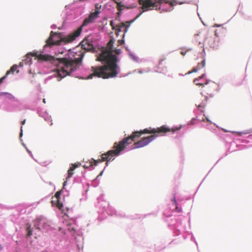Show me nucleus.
Here are the masks:
<instances>
[{
	"mask_svg": "<svg viewBox=\"0 0 252 252\" xmlns=\"http://www.w3.org/2000/svg\"><path fill=\"white\" fill-rule=\"evenodd\" d=\"M211 46H212V47L215 48V47H216L217 45H211Z\"/></svg>",
	"mask_w": 252,
	"mask_h": 252,
	"instance_id": "obj_28",
	"label": "nucleus"
},
{
	"mask_svg": "<svg viewBox=\"0 0 252 252\" xmlns=\"http://www.w3.org/2000/svg\"><path fill=\"white\" fill-rule=\"evenodd\" d=\"M205 65V60H203L201 63H198L196 67H194L192 68L191 71H189L188 73L190 74L193 72H196L198 70L201 69L203 68Z\"/></svg>",
	"mask_w": 252,
	"mask_h": 252,
	"instance_id": "obj_13",
	"label": "nucleus"
},
{
	"mask_svg": "<svg viewBox=\"0 0 252 252\" xmlns=\"http://www.w3.org/2000/svg\"><path fill=\"white\" fill-rule=\"evenodd\" d=\"M114 1L115 3L117 4V5H118V3H120L121 2L120 1V0H114Z\"/></svg>",
	"mask_w": 252,
	"mask_h": 252,
	"instance_id": "obj_23",
	"label": "nucleus"
},
{
	"mask_svg": "<svg viewBox=\"0 0 252 252\" xmlns=\"http://www.w3.org/2000/svg\"><path fill=\"white\" fill-rule=\"evenodd\" d=\"M147 129H145L141 132H135L131 136L124 138L119 142L114 143L113 149L108 151L107 153L101 155V158L95 160L92 158L89 162V165H84V168H88L89 166L96 165L98 163L106 161V165H108V162L114 159V157L118 156L121 152L124 151L128 144L135 140V137H138L140 133H150Z\"/></svg>",
	"mask_w": 252,
	"mask_h": 252,
	"instance_id": "obj_3",
	"label": "nucleus"
},
{
	"mask_svg": "<svg viewBox=\"0 0 252 252\" xmlns=\"http://www.w3.org/2000/svg\"><path fill=\"white\" fill-rule=\"evenodd\" d=\"M163 61H164L163 59H162V60H160L159 62V63H158V65L159 66L162 65V63H163Z\"/></svg>",
	"mask_w": 252,
	"mask_h": 252,
	"instance_id": "obj_22",
	"label": "nucleus"
},
{
	"mask_svg": "<svg viewBox=\"0 0 252 252\" xmlns=\"http://www.w3.org/2000/svg\"><path fill=\"white\" fill-rule=\"evenodd\" d=\"M114 43L113 39H111L108 42L107 48L103 50L97 57V61L104 62L105 64L101 66H92L91 71L93 72L88 79H92L93 77L108 79L117 76L119 72V67L118 65V57L113 54V45Z\"/></svg>",
	"mask_w": 252,
	"mask_h": 252,
	"instance_id": "obj_1",
	"label": "nucleus"
},
{
	"mask_svg": "<svg viewBox=\"0 0 252 252\" xmlns=\"http://www.w3.org/2000/svg\"><path fill=\"white\" fill-rule=\"evenodd\" d=\"M237 134L239 135H241L242 134V132H237Z\"/></svg>",
	"mask_w": 252,
	"mask_h": 252,
	"instance_id": "obj_26",
	"label": "nucleus"
},
{
	"mask_svg": "<svg viewBox=\"0 0 252 252\" xmlns=\"http://www.w3.org/2000/svg\"><path fill=\"white\" fill-rule=\"evenodd\" d=\"M68 229L69 231L73 232H75L76 230L75 227L71 225H69Z\"/></svg>",
	"mask_w": 252,
	"mask_h": 252,
	"instance_id": "obj_19",
	"label": "nucleus"
},
{
	"mask_svg": "<svg viewBox=\"0 0 252 252\" xmlns=\"http://www.w3.org/2000/svg\"><path fill=\"white\" fill-rule=\"evenodd\" d=\"M34 222L36 225V228L38 229H40V227L45 228L46 225V220L42 218H37L35 220Z\"/></svg>",
	"mask_w": 252,
	"mask_h": 252,
	"instance_id": "obj_11",
	"label": "nucleus"
},
{
	"mask_svg": "<svg viewBox=\"0 0 252 252\" xmlns=\"http://www.w3.org/2000/svg\"><path fill=\"white\" fill-rule=\"evenodd\" d=\"M27 231L28 236H30L32 235V230L31 229L30 226H29L27 228Z\"/></svg>",
	"mask_w": 252,
	"mask_h": 252,
	"instance_id": "obj_18",
	"label": "nucleus"
},
{
	"mask_svg": "<svg viewBox=\"0 0 252 252\" xmlns=\"http://www.w3.org/2000/svg\"><path fill=\"white\" fill-rule=\"evenodd\" d=\"M205 106V104L203 103H202L201 104H199L198 107V108L202 111V108L203 109L204 107Z\"/></svg>",
	"mask_w": 252,
	"mask_h": 252,
	"instance_id": "obj_20",
	"label": "nucleus"
},
{
	"mask_svg": "<svg viewBox=\"0 0 252 252\" xmlns=\"http://www.w3.org/2000/svg\"><path fill=\"white\" fill-rule=\"evenodd\" d=\"M164 0H141L140 4L142 5L143 8L145 10L149 9H157Z\"/></svg>",
	"mask_w": 252,
	"mask_h": 252,
	"instance_id": "obj_7",
	"label": "nucleus"
},
{
	"mask_svg": "<svg viewBox=\"0 0 252 252\" xmlns=\"http://www.w3.org/2000/svg\"><path fill=\"white\" fill-rule=\"evenodd\" d=\"M95 7V11L93 13H91L89 16V17L84 20L83 24L80 27H81L82 28L83 27H85L89 24L93 23L94 20L98 17V15L100 12L99 8H100L101 6L99 5L98 4H96Z\"/></svg>",
	"mask_w": 252,
	"mask_h": 252,
	"instance_id": "obj_8",
	"label": "nucleus"
},
{
	"mask_svg": "<svg viewBox=\"0 0 252 252\" xmlns=\"http://www.w3.org/2000/svg\"><path fill=\"white\" fill-rule=\"evenodd\" d=\"M22 127H21V131H22Z\"/></svg>",
	"mask_w": 252,
	"mask_h": 252,
	"instance_id": "obj_33",
	"label": "nucleus"
},
{
	"mask_svg": "<svg viewBox=\"0 0 252 252\" xmlns=\"http://www.w3.org/2000/svg\"><path fill=\"white\" fill-rule=\"evenodd\" d=\"M17 68H18V66L16 64L15 65H13L11 67V68L9 70L7 71L6 72V75H8V74H10V73H12V74H13L14 72L15 71H17V72L18 73L19 72V70H17Z\"/></svg>",
	"mask_w": 252,
	"mask_h": 252,
	"instance_id": "obj_15",
	"label": "nucleus"
},
{
	"mask_svg": "<svg viewBox=\"0 0 252 252\" xmlns=\"http://www.w3.org/2000/svg\"><path fill=\"white\" fill-rule=\"evenodd\" d=\"M43 101L44 103H45V99H43Z\"/></svg>",
	"mask_w": 252,
	"mask_h": 252,
	"instance_id": "obj_32",
	"label": "nucleus"
},
{
	"mask_svg": "<svg viewBox=\"0 0 252 252\" xmlns=\"http://www.w3.org/2000/svg\"><path fill=\"white\" fill-rule=\"evenodd\" d=\"M53 125V123L51 122V124H50V126H52Z\"/></svg>",
	"mask_w": 252,
	"mask_h": 252,
	"instance_id": "obj_31",
	"label": "nucleus"
},
{
	"mask_svg": "<svg viewBox=\"0 0 252 252\" xmlns=\"http://www.w3.org/2000/svg\"><path fill=\"white\" fill-rule=\"evenodd\" d=\"M2 248L1 246V245H0V250H1L2 249Z\"/></svg>",
	"mask_w": 252,
	"mask_h": 252,
	"instance_id": "obj_29",
	"label": "nucleus"
},
{
	"mask_svg": "<svg viewBox=\"0 0 252 252\" xmlns=\"http://www.w3.org/2000/svg\"><path fill=\"white\" fill-rule=\"evenodd\" d=\"M25 122H26V120H24L22 122H21V124L22 125H24L25 123Z\"/></svg>",
	"mask_w": 252,
	"mask_h": 252,
	"instance_id": "obj_25",
	"label": "nucleus"
},
{
	"mask_svg": "<svg viewBox=\"0 0 252 252\" xmlns=\"http://www.w3.org/2000/svg\"><path fill=\"white\" fill-rule=\"evenodd\" d=\"M82 48L86 51H91L94 49V46L91 41L87 39L83 40L80 43Z\"/></svg>",
	"mask_w": 252,
	"mask_h": 252,
	"instance_id": "obj_10",
	"label": "nucleus"
},
{
	"mask_svg": "<svg viewBox=\"0 0 252 252\" xmlns=\"http://www.w3.org/2000/svg\"><path fill=\"white\" fill-rule=\"evenodd\" d=\"M81 166V163L77 162L75 163L74 164H71V166L69 168V169L68 170L67 173H68V176L67 178H70L72 175L73 174V171L75 170V168L79 167Z\"/></svg>",
	"mask_w": 252,
	"mask_h": 252,
	"instance_id": "obj_12",
	"label": "nucleus"
},
{
	"mask_svg": "<svg viewBox=\"0 0 252 252\" xmlns=\"http://www.w3.org/2000/svg\"><path fill=\"white\" fill-rule=\"evenodd\" d=\"M126 8V6L124 5L122 2L120 3H118L117 5V8L119 10V12L117 13L118 15H121V11L124 10Z\"/></svg>",
	"mask_w": 252,
	"mask_h": 252,
	"instance_id": "obj_16",
	"label": "nucleus"
},
{
	"mask_svg": "<svg viewBox=\"0 0 252 252\" xmlns=\"http://www.w3.org/2000/svg\"><path fill=\"white\" fill-rule=\"evenodd\" d=\"M65 183H66L65 182H64V183H63V186H64V185H65Z\"/></svg>",
	"mask_w": 252,
	"mask_h": 252,
	"instance_id": "obj_34",
	"label": "nucleus"
},
{
	"mask_svg": "<svg viewBox=\"0 0 252 252\" xmlns=\"http://www.w3.org/2000/svg\"><path fill=\"white\" fill-rule=\"evenodd\" d=\"M6 75H5L3 77L0 79V84H1L3 80L6 78Z\"/></svg>",
	"mask_w": 252,
	"mask_h": 252,
	"instance_id": "obj_21",
	"label": "nucleus"
},
{
	"mask_svg": "<svg viewBox=\"0 0 252 252\" xmlns=\"http://www.w3.org/2000/svg\"><path fill=\"white\" fill-rule=\"evenodd\" d=\"M81 32L82 28L79 27L75 31L67 36L61 38L60 35H58L56 33L51 31L49 37L46 40V44L44 45V47L54 45H60L61 44L62 42H64L66 43L71 42L80 35Z\"/></svg>",
	"mask_w": 252,
	"mask_h": 252,
	"instance_id": "obj_5",
	"label": "nucleus"
},
{
	"mask_svg": "<svg viewBox=\"0 0 252 252\" xmlns=\"http://www.w3.org/2000/svg\"><path fill=\"white\" fill-rule=\"evenodd\" d=\"M179 129H180L179 128H170L169 127H166V126H163L160 127H158L157 128H145L144 130H141L140 131H135V132H141V131H144L145 129H147L149 131L151 132L150 133H147L148 134H155L156 133H158V134L165 133L167 132H170V131L174 132L176 130H179ZM134 132H135V131L133 132L132 133V134L130 136H128V137L131 136L132 134ZM146 133H140V135L138 137H135V140L133 141V142H135L137 139L139 138L142 134H146ZM157 135H151V136H149L148 137H145L142 138L140 140H139L137 142H134V147L133 148H142V147H143L147 145L150 142H151L153 140H154L155 139L156 137L157 136ZM132 142H133V141L131 142V143ZM130 144H131V143H130ZM129 144H130V143L128 145H129Z\"/></svg>",
	"mask_w": 252,
	"mask_h": 252,
	"instance_id": "obj_4",
	"label": "nucleus"
},
{
	"mask_svg": "<svg viewBox=\"0 0 252 252\" xmlns=\"http://www.w3.org/2000/svg\"><path fill=\"white\" fill-rule=\"evenodd\" d=\"M181 53L183 55H185L184 53H183V52H182Z\"/></svg>",
	"mask_w": 252,
	"mask_h": 252,
	"instance_id": "obj_30",
	"label": "nucleus"
},
{
	"mask_svg": "<svg viewBox=\"0 0 252 252\" xmlns=\"http://www.w3.org/2000/svg\"><path fill=\"white\" fill-rule=\"evenodd\" d=\"M204 74L202 75L198 78H195L193 80V82L197 86H202L203 89V92L204 93H207L210 97H212L213 96V93L214 91V87L215 86V84L213 82H206L204 83H198V81L203 78L204 76Z\"/></svg>",
	"mask_w": 252,
	"mask_h": 252,
	"instance_id": "obj_6",
	"label": "nucleus"
},
{
	"mask_svg": "<svg viewBox=\"0 0 252 252\" xmlns=\"http://www.w3.org/2000/svg\"><path fill=\"white\" fill-rule=\"evenodd\" d=\"M173 203H174V204L176 206V209H175L176 211L177 212H180L181 211V209L178 208V207L177 206V201L175 200V197L173 199Z\"/></svg>",
	"mask_w": 252,
	"mask_h": 252,
	"instance_id": "obj_17",
	"label": "nucleus"
},
{
	"mask_svg": "<svg viewBox=\"0 0 252 252\" xmlns=\"http://www.w3.org/2000/svg\"><path fill=\"white\" fill-rule=\"evenodd\" d=\"M115 53H116L117 54H120V50H115Z\"/></svg>",
	"mask_w": 252,
	"mask_h": 252,
	"instance_id": "obj_24",
	"label": "nucleus"
},
{
	"mask_svg": "<svg viewBox=\"0 0 252 252\" xmlns=\"http://www.w3.org/2000/svg\"><path fill=\"white\" fill-rule=\"evenodd\" d=\"M128 27V25H127L124 23H122L120 25H117L116 27V34L118 35L119 32H121L122 28H125V32H126Z\"/></svg>",
	"mask_w": 252,
	"mask_h": 252,
	"instance_id": "obj_14",
	"label": "nucleus"
},
{
	"mask_svg": "<svg viewBox=\"0 0 252 252\" xmlns=\"http://www.w3.org/2000/svg\"><path fill=\"white\" fill-rule=\"evenodd\" d=\"M31 56L36 57L38 60L41 61H50L57 65L56 70V76L58 80L60 81L66 76L70 75L71 73L75 71L82 60V58L75 60L66 58H57L48 55L42 54L38 52L29 53L27 55V61L31 62Z\"/></svg>",
	"mask_w": 252,
	"mask_h": 252,
	"instance_id": "obj_2",
	"label": "nucleus"
},
{
	"mask_svg": "<svg viewBox=\"0 0 252 252\" xmlns=\"http://www.w3.org/2000/svg\"><path fill=\"white\" fill-rule=\"evenodd\" d=\"M112 24H113V22H112V21H111V22H110V25H111V26H113V25H112ZM112 28H113V29H114V28L113 27H112Z\"/></svg>",
	"mask_w": 252,
	"mask_h": 252,
	"instance_id": "obj_27",
	"label": "nucleus"
},
{
	"mask_svg": "<svg viewBox=\"0 0 252 252\" xmlns=\"http://www.w3.org/2000/svg\"><path fill=\"white\" fill-rule=\"evenodd\" d=\"M61 191H58L56 192L54 197L55 200H52L51 203L53 205H55L57 207H58L60 210H62V208L63 207V205L62 203H61L60 201V197L61 195Z\"/></svg>",
	"mask_w": 252,
	"mask_h": 252,
	"instance_id": "obj_9",
	"label": "nucleus"
}]
</instances>
